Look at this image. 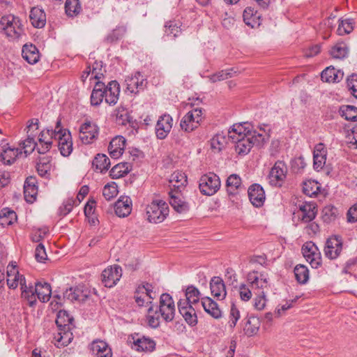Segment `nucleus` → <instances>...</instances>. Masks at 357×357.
Segmentation results:
<instances>
[{
	"label": "nucleus",
	"mask_w": 357,
	"mask_h": 357,
	"mask_svg": "<svg viewBox=\"0 0 357 357\" xmlns=\"http://www.w3.org/2000/svg\"><path fill=\"white\" fill-rule=\"evenodd\" d=\"M220 187V181L215 174L208 173L199 178V188L202 194L204 195H214Z\"/></svg>",
	"instance_id": "39448f33"
},
{
	"label": "nucleus",
	"mask_w": 357,
	"mask_h": 357,
	"mask_svg": "<svg viewBox=\"0 0 357 357\" xmlns=\"http://www.w3.org/2000/svg\"><path fill=\"white\" fill-rule=\"evenodd\" d=\"M178 309L185 321L190 326H194L197 324V316L192 305H188L186 301H179L178 302Z\"/></svg>",
	"instance_id": "f3484780"
},
{
	"label": "nucleus",
	"mask_w": 357,
	"mask_h": 357,
	"mask_svg": "<svg viewBox=\"0 0 357 357\" xmlns=\"http://www.w3.org/2000/svg\"><path fill=\"white\" fill-rule=\"evenodd\" d=\"M202 305L204 311L214 319H220L222 317V311L218 303L208 296L202 297L201 298Z\"/></svg>",
	"instance_id": "a878e982"
},
{
	"label": "nucleus",
	"mask_w": 357,
	"mask_h": 357,
	"mask_svg": "<svg viewBox=\"0 0 357 357\" xmlns=\"http://www.w3.org/2000/svg\"><path fill=\"white\" fill-rule=\"evenodd\" d=\"M63 298L70 301H84L87 298V295L84 294L83 291L79 287H70L65 291Z\"/></svg>",
	"instance_id": "58836bf2"
},
{
	"label": "nucleus",
	"mask_w": 357,
	"mask_h": 357,
	"mask_svg": "<svg viewBox=\"0 0 357 357\" xmlns=\"http://www.w3.org/2000/svg\"><path fill=\"white\" fill-rule=\"evenodd\" d=\"M302 253L312 268H317L320 265V253L318 252L317 247L312 242H306L303 245Z\"/></svg>",
	"instance_id": "dca6fc26"
},
{
	"label": "nucleus",
	"mask_w": 357,
	"mask_h": 357,
	"mask_svg": "<svg viewBox=\"0 0 357 357\" xmlns=\"http://www.w3.org/2000/svg\"><path fill=\"white\" fill-rule=\"evenodd\" d=\"M227 139L225 136L218 134L211 139V147L215 152L221 151L225 146Z\"/></svg>",
	"instance_id": "864d4df0"
},
{
	"label": "nucleus",
	"mask_w": 357,
	"mask_h": 357,
	"mask_svg": "<svg viewBox=\"0 0 357 357\" xmlns=\"http://www.w3.org/2000/svg\"><path fill=\"white\" fill-rule=\"evenodd\" d=\"M24 195L27 202L33 203L36 201L38 195V182L35 176H31L26 178L24 185Z\"/></svg>",
	"instance_id": "4be33fe9"
},
{
	"label": "nucleus",
	"mask_w": 357,
	"mask_h": 357,
	"mask_svg": "<svg viewBox=\"0 0 357 357\" xmlns=\"http://www.w3.org/2000/svg\"><path fill=\"white\" fill-rule=\"evenodd\" d=\"M320 190L319 183L314 180H308L303 183V191L309 197L316 195Z\"/></svg>",
	"instance_id": "8fccbe9b"
},
{
	"label": "nucleus",
	"mask_w": 357,
	"mask_h": 357,
	"mask_svg": "<svg viewBox=\"0 0 357 357\" xmlns=\"http://www.w3.org/2000/svg\"><path fill=\"white\" fill-rule=\"evenodd\" d=\"M91 78L100 81V79L104 76L105 70L102 68V61H95L91 67Z\"/></svg>",
	"instance_id": "13d9d810"
},
{
	"label": "nucleus",
	"mask_w": 357,
	"mask_h": 357,
	"mask_svg": "<svg viewBox=\"0 0 357 357\" xmlns=\"http://www.w3.org/2000/svg\"><path fill=\"white\" fill-rule=\"evenodd\" d=\"M20 146L22 149H24V153L25 155L27 156L34 151L37 144L35 142L33 137L29 135L25 140L20 143Z\"/></svg>",
	"instance_id": "6e6d98bb"
},
{
	"label": "nucleus",
	"mask_w": 357,
	"mask_h": 357,
	"mask_svg": "<svg viewBox=\"0 0 357 357\" xmlns=\"http://www.w3.org/2000/svg\"><path fill=\"white\" fill-rule=\"evenodd\" d=\"M335 248V235H331L328 238L325 242L324 248V253L325 257L330 259H333V249Z\"/></svg>",
	"instance_id": "bf43d9fd"
},
{
	"label": "nucleus",
	"mask_w": 357,
	"mask_h": 357,
	"mask_svg": "<svg viewBox=\"0 0 357 357\" xmlns=\"http://www.w3.org/2000/svg\"><path fill=\"white\" fill-rule=\"evenodd\" d=\"M82 7L79 0H66L65 10L68 16H77L81 11Z\"/></svg>",
	"instance_id": "de8ad7c7"
},
{
	"label": "nucleus",
	"mask_w": 357,
	"mask_h": 357,
	"mask_svg": "<svg viewBox=\"0 0 357 357\" xmlns=\"http://www.w3.org/2000/svg\"><path fill=\"white\" fill-rule=\"evenodd\" d=\"M248 281L252 288L264 289L268 287V281L266 279H259L257 271L248 274Z\"/></svg>",
	"instance_id": "ea45409f"
},
{
	"label": "nucleus",
	"mask_w": 357,
	"mask_h": 357,
	"mask_svg": "<svg viewBox=\"0 0 357 357\" xmlns=\"http://www.w3.org/2000/svg\"><path fill=\"white\" fill-rule=\"evenodd\" d=\"M295 278L300 284H305L309 279V271L307 268L302 264H298L294 270Z\"/></svg>",
	"instance_id": "37998d69"
},
{
	"label": "nucleus",
	"mask_w": 357,
	"mask_h": 357,
	"mask_svg": "<svg viewBox=\"0 0 357 357\" xmlns=\"http://www.w3.org/2000/svg\"><path fill=\"white\" fill-rule=\"evenodd\" d=\"M169 214V206L162 200H154L146 207L147 220L150 222H162Z\"/></svg>",
	"instance_id": "f03ea898"
},
{
	"label": "nucleus",
	"mask_w": 357,
	"mask_h": 357,
	"mask_svg": "<svg viewBox=\"0 0 357 357\" xmlns=\"http://www.w3.org/2000/svg\"><path fill=\"white\" fill-rule=\"evenodd\" d=\"M138 335H132L128 337V342L131 344V347L137 351H152L155 347V342L148 337L142 336L137 337Z\"/></svg>",
	"instance_id": "9b49d317"
},
{
	"label": "nucleus",
	"mask_w": 357,
	"mask_h": 357,
	"mask_svg": "<svg viewBox=\"0 0 357 357\" xmlns=\"http://www.w3.org/2000/svg\"><path fill=\"white\" fill-rule=\"evenodd\" d=\"M118 190L116 186L113 185L107 184L102 190V195L107 200H110L117 195Z\"/></svg>",
	"instance_id": "e2e57ef3"
},
{
	"label": "nucleus",
	"mask_w": 357,
	"mask_h": 357,
	"mask_svg": "<svg viewBox=\"0 0 357 357\" xmlns=\"http://www.w3.org/2000/svg\"><path fill=\"white\" fill-rule=\"evenodd\" d=\"M347 87L351 95L357 99V74H352L347 77Z\"/></svg>",
	"instance_id": "680f3d73"
},
{
	"label": "nucleus",
	"mask_w": 357,
	"mask_h": 357,
	"mask_svg": "<svg viewBox=\"0 0 357 357\" xmlns=\"http://www.w3.org/2000/svg\"><path fill=\"white\" fill-rule=\"evenodd\" d=\"M170 183H174V190H178L181 191V188H183L187 184V176L181 172H175L171 175L169 180Z\"/></svg>",
	"instance_id": "4c0bfd02"
},
{
	"label": "nucleus",
	"mask_w": 357,
	"mask_h": 357,
	"mask_svg": "<svg viewBox=\"0 0 357 357\" xmlns=\"http://www.w3.org/2000/svg\"><path fill=\"white\" fill-rule=\"evenodd\" d=\"M243 17L244 22L252 28L259 26L261 24V16L250 7L245 9Z\"/></svg>",
	"instance_id": "473e14b6"
},
{
	"label": "nucleus",
	"mask_w": 357,
	"mask_h": 357,
	"mask_svg": "<svg viewBox=\"0 0 357 357\" xmlns=\"http://www.w3.org/2000/svg\"><path fill=\"white\" fill-rule=\"evenodd\" d=\"M132 200L128 196L121 197L115 203V213L120 218L128 216L132 211Z\"/></svg>",
	"instance_id": "b1692460"
},
{
	"label": "nucleus",
	"mask_w": 357,
	"mask_h": 357,
	"mask_svg": "<svg viewBox=\"0 0 357 357\" xmlns=\"http://www.w3.org/2000/svg\"><path fill=\"white\" fill-rule=\"evenodd\" d=\"M326 154L327 151L324 144L319 143L314 146L313 151V166L314 169H322L326 163Z\"/></svg>",
	"instance_id": "c85d7f7f"
},
{
	"label": "nucleus",
	"mask_w": 357,
	"mask_h": 357,
	"mask_svg": "<svg viewBox=\"0 0 357 357\" xmlns=\"http://www.w3.org/2000/svg\"><path fill=\"white\" fill-rule=\"evenodd\" d=\"M25 278L22 275H20L17 270L16 264L11 262L7 266V284L10 289H15L18 284H20L21 287L22 284H25Z\"/></svg>",
	"instance_id": "6ab92c4d"
},
{
	"label": "nucleus",
	"mask_w": 357,
	"mask_h": 357,
	"mask_svg": "<svg viewBox=\"0 0 357 357\" xmlns=\"http://www.w3.org/2000/svg\"><path fill=\"white\" fill-rule=\"evenodd\" d=\"M105 100L109 105H114L116 104L119 93L120 86L116 81L109 82L107 85L104 84Z\"/></svg>",
	"instance_id": "aec40b11"
},
{
	"label": "nucleus",
	"mask_w": 357,
	"mask_h": 357,
	"mask_svg": "<svg viewBox=\"0 0 357 357\" xmlns=\"http://www.w3.org/2000/svg\"><path fill=\"white\" fill-rule=\"evenodd\" d=\"M211 294L219 300H223L227 296L225 284L220 277H213L210 282Z\"/></svg>",
	"instance_id": "393cba45"
},
{
	"label": "nucleus",
	"mask_w": 357,
	"mask_h": 357,
	"mask_svg": "<svg viewBox=\"0 0 357 357\" xmlns=\"http://www.w3.org/2000/svg\"><path fill=\"white\" fill-rule=\"evenodd\" d=\"M105 98L104 83L97 81L91 95V104L93 106H98Z\"/></svg>",
	"instance_id": "f704fd0d"
},
{
	"label": "nucleus",
	"mask_w": 357,
	"mask_h": 357,
	"mask_svg": "<svg viewBox=\"0 0 357 357\" xmlns=\"http://www.w3.org/2000/svg\"><path fill=\"white\" fill-rule=\"evenodd\" d=\"M0 24L8 37L18 38L23 33L22 24L20 18L13 15L2 16Z\"/></svg>",
	"instance_id": "7ed1b4c3"
},
{
	"label": "nucleus",
	"mask_w": 357,
	"mask_h": 357,
	"mask_svg": "<svg viewBox=\"0 0 357 357\" xmlns=\"http://www.w3.org/2000/svg\"><path fill=\"white\" fill-rule=\"evenodd\" d=\"M75 202L73 198H68L59 209L60 215L65 216L68 215L72 211Z\"/></svg>",
	"instance_id": "338daca9"
},
{
	"label": "nucleus",
	"mask_w": 357,
	"mask_h": 357,
	"mask_svg": "<svg viewBox=\"0 0 357 357\" xmlns=\"http://www.w3.org/2000/svg\"><path fill=\"white\" fill-rule=\"evenodd\" d=\"M17 220V215L15 211L3 209L0 213V225L7 227L12 225Z\"/></svg>",
	"instance_id": "09e8293b"
},
{
	"label": "nucleus",
	"mask_w": 357,
	"mask_h": 357,
	"mask_svg": "<svg viewBox=\"0 0 357 357\" xmlns=\"http://www.w3.org/2000/svg\"><path fill=\"white\" fill-rule=\"evenodd\" d=\"M321 79L324 82H335V67L330 66L326 68L321 73Z\"/></svg>",
	"instance_id": "052dcab7"
},
{
	"label": "nucleus",
	"mask_w": 357,
	"mask_h": 357,
	"mask_svg": "<svg viewBox=\"0 0 357 357\" xmlns=\"http://www.w3.org/2000/svg\"><path fill=\"white\" fill-rule=\"evenodd\" d=\"M247 130L245 131L249 136L252 137V146L254 145L261 147L268 140V137L266 135H263L261 133H259L257 131H250L249 127H246Z\"/></svg>",
	"instance_id": "603ef678"
},
{
	"label": "nucleus",
	"mask_w": 357,
	"mask_h": 357,
	"mask_svg": "<svg viewBox=\"0 0 357 357\" xmlns=\"http://www.w3.org/2000/svg\"><path fill=\"white\" fill-rule=\"evenodd\" d=\"M21 153L22 151H20L19 149L8 147L1 153L0 161L4 165H10L14 163L16 158Z\"/></svg>",
	"instance_id": "72a5a7b5"
},
{
	"label": "nucleus",
	"mask_w": 357,
	"mask_h": 357,
	"mask_svg": "<svg viewBox=\"0 0 357 357\" xmlns=\"http://www.w3.org/2000/svg\"><path fill=\"white\" fill-rule=\"evenodd\" d=\"M35 292L40 301L47 302L52 294L51 286L47 282H37L35 286Z\"/></svg>",
	"instance_id": "c9c22d12"
},
{
	"label": "nucleus",
	"mask_w": 357,
	"mask_h": 357,
	"mask_svg": "<svg viewBox=\"0 0 357 357\" xmlns=\"http://www.w3.org/2000/svg\"><path fill=\"white\" fill-rule=\"evenodd\" d=\"M226 189L229 195H235L238 194L243 190H245L241 183V177L236 174H231L226 181Z\"/></svg>",
	"instance_id": "cd10ccee"
},
{
	"label": "nucleus",
	"mask_w": 357,
	"mask_h": 357,
	"mask_svg": "<svg viewBox=\"0 0 357 357\" xmlns=\"http://www.w3.org/2000/svg\"><path fill=\"white\" fill-rule=\"evenodd\" d=\"M173 125V119L169 114L161 115L156 123L155 132L156 137L159 139H165L170 132Z\"/></svg>",
	"instance_id": "f8f14e48"
},
{
	"label": "nucleus",
	"mask_w": 357,
	"mask_h": 357,
	"mask_svg": "<svg viewBox=\"0 0 357 357\" xmlns=\"http://www.w3.org/2000/svg\"><path fill=\"white\" fill-rule=\"evenodd\" d=\"M178 190H171L169 192V204L178 213H185L189 210L188 203L183 200Z\"/></svg>",
	"instance_id": "412c9836"
},
{
	"label": "nucleus",
	"mask_w": 357,
	"mask_h": 357,
	"mask_svg": "<svg viewBox=\"0 0 357 357\" xmlns=\"http://www.w3.org/2000/svg\"><path fill=\"white\" fill-rule=\"evenodd\" d=\"M296 212L298 218L303 222H310L317 214V206L315 202H304L298 204Z\"/></svg>",
	"instance_id": "9d476101"
},
{
	"label": "nucleus",
	"mask_w": 357,
	"mask_h": 357,
	"mask_svg": "<svg viewBox=\"0 0 357 357\" xmlns=\"http://www.w3.org/2000/svg\"><path fill=\"white\" fill-rule=\"evenodd\" d=\"M22 289V297L26 299L29 305L32 307L36 303V294L35 292V287L32 286L27 287L26 283L22 284L21 287Z\"/></svg>",
	"instance_id": "79ce46f5"
},
{
	"label": "nucleus",
	"mask_w": 357,
	"mask_h": 357,
	"mask_svg": "<svg viewBox=\"0 0 357 357\" xmlns=\"http://www.w3.org/2000/svg\"><path fill=\"white\" fill-rule=\"evenodd\" d=\"M122 276L121 266L115 265L105 268L102 273V282L106 287L111 288L116 284Z\"/></svg>",
	"instance_id": "2eb2a0df"
},
{
	"label": "nucleus",
	"mask_w": 357,
	"mask_h": 357,
	"mask_svg": "<svg viewBox=\"0 0 357 357\" xmlns=\"http://www.w3.org/2000/svg\"><path fill=\"white\" fill-rule=\"evenodd\" d=\"M354 29L353 22L351 19L340 20L337 28L339 35L349 34Z\"/></svg>",
	"instance_id": "4d7b16f0"
},
{
	"label": "nucleus",
	"mask_w": 357,
	"mask_h": 357,
	"mask_svg": "<svg viewBox=\"0 0 357 357\" xmlns=\"http://www.w3.org/2000/svg\"><path fill=\"white\" fill-rule=\"evenodd\" d=\"M22 57L30 64H34L39 60V52L37 47L32 45H24L22 50Z\"/></svg>",
	"instance_id": "7c9ffc66"
},
{
	"label": "nucleus",
	"mask_w": 357,
	"mask_h": 357,
	"mask_svg": "<svg viewBox=\"0 0 357 357\" xmlns=\"http://www.w3.org/2000/svg\"><path fill=\"white\" fill-rule=\"evenodd\" d=\"M29 19L31 24L36 28H43L46 23V15L43 10L38 7L31 8Z\"/></svg>",
	"instance_id": "c756f323"
},
{
	"label": "nucleus",
	"mask_w": 357,
	"mask_h": 357,
	"mask_svg": "<svg viewBox=\"0 0 357 357\" xmlns=\"http://www.w3.org/2000/svg\"><path fill=\"white\" fill-rule=\"evenodd\" d=\"M165 35L173 38H175L181 33L179 24L174 21L167 22L165 25Z\"/></svg>",
	"instance_id": "5fc2aeb1"
},
{
	"label": "nucleus",
	"mask_w": 357,
	"mask_h": 357,
	"mask_svg": "<svg viewBox=\"0 0 357 357\" xmlns=\"http://www.w3.org/2000/svg\"><path fill=\"white\" fill-rule=\"evenodd\" d=\"M158 311L166 322L172 321L174 319L176 311L175 305L172 297L169 294L165 293L160 296Z\"/></svg>",
	"instance_id": "0eeeda50"
},
{
	"label": "nucleus",
	"mask_w": 357,
	"mask_h": 357,
	"mask_svg": "<svg viewBox=\"0 0 357 357\" xmlns=\"http://www.w3.org/2000/svg\"><path fill=\"white\" fill-rule=\"evenodd\" d=\"M249 199L255 207H261L266 199L264 188L258 183L251 185L248 190Z\"/></svg>",
	"instance_id": "a211bd4d"
},
{
	"label": "nucleus",
	"mask_w": 357,
	"mask_h": 357,
	"mask_svg": "<svg viewBox=\"0 0 357 357\" xmlns=\"http://www.w3.org/2000/svg\"><path fill=\"white\" fill-rule=\"evenodd\" d=\"M57 141L58 149L60 153L64 156H69L73 151V140L70 131L61 126V130L56 134L54 138Z\"/></svg>",
	"instance_id": "1a4fd4ad"
},
{
	"label": "nucleus",
	"mask_w": 357,
	"mask_h": 357,
	"mask_svg": "<svg viewBox=\"0 0 357 357\" xmlns=\"http://www.w3.org/2000/svg\"><path fill=\"white\" fill-rule=\"evenodd\" d=\"M160 315L158 311V307L155 310L153 309V306L149 307L146 320L150 327L155 328L160 326Z\"/></svg>",
	"instance_id": "3c124183"
},
{
	"label": "nucleus",
	"mask_w": 357,
	"mask_h": 357,
	"mask_svg": "<svg viewBox=\"0 0 357 357\" xmlns=\"http://www.w3.org/2000/svg\"><path fill=\"white\" fill-rule=\"evenodd\" d=\"M185 295V298L179 301H186L188 305L197 303L202 298L199 289L193 285H190L186 288Z\"/></svg>",
	"instance_id": "e433bc0d"
},
{
	"label": "nucleus",
	"mask_w": 357,
	"mask_h": 357,
	"mask_svg": "<svg viewBox=\"0 0 357 357\" xmlns=\"http://www.w3.org/2000/svg\"><path fill=\"white\" fill-rule=\"evenodd\" d=\"M126 89L131 93L137 94L144 91L146 87L147 82L139 72H136L133 75L127 77L125 79Z\"/></svg>",
	"instance_id": "ddd939ff"
},
{
	"label": "nucleus",
	"mask_w": 357,
	"mask_h": 357,
	"mask_svg": "<svg viewBox=\"0 0 357 357\" xmlns=\"http://www.w3.org/2000/svg\"><path fill=\"white\" fill-rule=\"evenodd\" d=\"M61 130V119H58L54 129H45L41 131L39 135L40 147L37 148L40 154H45L51 148L52 139H54L56 134Z\"/></svg>",
	"instance_id": "423d86ee"
},
{
	"label": "nucleus",
	"mask_w": 357,
	"mask_h": 357,
	"mask_svg": "<svg viewBox=\"0 0 357 357\" xmlns=\"http://www.w3.org/2000/svg\"><path fill=\"white\" fill-rule=\"evenodd\" d=\"M59 329V332L54 336V344L57 347L67 346L73 338V333L70 331V327Z\"/></svg>",
	"instance_id": "2f4dec72"
},
{
	"label": "nucleus",
	"mask_w": 357,
	"mask_h": 357,
	"mask_svg": "<svg viewBox=\"0 0 357 357\" xmlns=\"http://www.w3.org/2000/svg\"><path fill=\"white\" fill-rule=\"evenodd\" d=\"M92 354L96 357H112V351L109 344L101 340H93L90 344Z\"/></svg>",
	"instance_id": "5701e85b"
},
{
	"label": "nucleus",
	"mask_w": 357,
	"mask_h": 357,
	"mask_svg": "<svg viewBox=\"0 0 357 357\" xmlns=\"http://www.w3.org/2000/svg\"><path fill=\"white\" fill-rule=\"evenodd\" d=\"M246 125L247 123H236L229 130V138L235 144V151L240 155H247L252 147V137L245 132Z\"/></svg>",
	"instance_id": "f257e3e1"
},
{
	"label": "nucleus",
	"mask_w": 357,
	"mask_h": 357,
	"mask_svg": "<svg viewBox=\"0 0 357 357\" xmlns=\"http://www.w3.org/2000/svg\"><path fill=\"white\" fill-rule=\"evenodd\" d=\"M287 167L286 164L281 160H278L271 168L269 174V183L272 186L281 187L287 177Z\"/></svg>",
	"instance_id": "6e6552de"
},
{
	"label": "nucleus",
	"mask_w": 357,
	"mask_h": 357,
	"mask_svg": "<svg viewBox=\"0 0 357 357\" xmlns=\"http://www.w3.org/2000/svg\"><path fill=\"white\" fill-rule=\"evenodd\" d=\"M73 318L66 310H60L57 314L56 324L58 328H66L70 327Z\"/></svg>",
	"instance_id": "49530a36"
},
{
	"label": "nucleus",
	"mask_w": 357,
	"mask_h": 357,
	"mask_svg": "<svg viewBox=\"0 0 357 357\" xmlns=\"http://www.w3.org/2000/svg\"><path fill=\"white\" fill-rule=\"evenodd\" d=\"M202 108L197 107L188 112L181 120L180 126L185 132H192L199 127L203 120Z\"/></svg>",
	"instance_id": "20e7f679"
},
{
	"label": "nucleus",
	"mask_w": 357,
	"mask_h": 357,
	"mask_svg": "<svg viewBox=\"0 0 357 357\" xmlns=\"http://www.w3.org/2000/svg\"><path fill=\"white\" fill-rule=\"evenodd\" d=\"M98 135V127L90 121L84 123L79 127V139L83 144H89L95 140Z\"/></svg>",
	"instance_id": "4468645a"
},
{
	"label": "nucleus",
	"mask_w": 357,
	"mask_h": 357,
	"mask_svg": "<svg viewBox=\"0 0 357 357\" xmlns=\"http://www.w3.org/2000/svg\"><path fill=\"white\" fill-rule=\"evenodd\" d=\"M232 76V70H221L217 73L211 75L209 78L212 82H215L218 81L225 80L228 78L231 77Z\"/></svg>",
	"instance_id": "0e129e2a"
},
{
	"label": "nucleus",
	"mask_w": 357,
	"mask_h": 357,
	"mask_svg": "<svg viewBox=\"0 0 357 357\" xmlns=\"http://www.w3.org/2000/svg\"><path fill=\"white\" fill-rule=\"evenodd\" d=\"M126 146V139L122 136H117L110 142L108 151L113 158H119L124 151Z\"/></svg>",
	"instance_id": "bb28decb"
},
{
	"label": "nucleus",
	"mask_w": 357,
	"mask_h": 357,
	"mask_svg": "<svg viewBox=\"0 0 357 357\" xmlns=\"http://www.w3.org/2000/svg\"><path fill=\"white\" fill-rule=\"evenodd\" d=\"M346 143L349 144L350 148L357 149V128L347 131Z\"/></svg>",
	"instance_id": "69168bd1"
},
{
	"label": "nucleus",
	"mask_w": 357,
	"mask_h": 357,
	"mask_svg": "<svg viewBox=\"0 0 357 357\" xmlns=\"http://www.w3.org/2000/svg\"><path fill=\"white\" fill-rule=\"evenodd\" d=\"M93 166L100 172L108 170L110 166L109 158L105 154H98L93 160Z\"/></svg>",
	"instance_id": "a19ab883"
},
{
	"label": "nucleus",
	"mask_w": 357,
	"mask_h": 357,
	"mask_svg": "<svg viewBox=\"0 0 357 357\" xmlns=\"http://www.w3.org/2000/svg\"><path fill=\"white\" fill-rule=\"evenodd\" d=\"M349 49L344 42L336 43V59H344L348 56Z\"/></svg>",
	"instance_id": "774afa93"
},
{
	"label": "nucleus",
	"mask_w": 357,
	"mask_h": 357,
	"mask_svg": "<svg viewBox=\"0 0 357 357\" xmlns=\"http://www.w3.org/2000/svg\"><path fill=\"white\" fill-rule=\"evenodd\" d=\"M129 172L130 169L128 163H119L112 168L109 172V175L113 179H116L127 174Z\"/></svg>",
	"instance_id": "a18cd8bd"
},
{
	"label": "nucleus",
	"mask_w": 357,
	"mask_h": 357,
	"mask_svg": "<svg viewBox=\"0 0 357 357\" xmlns=\"http://www.w3.org/2000/svg\"><path fill=\"white\" fill-rule=\"evenodd\" d=\"M341 116L347 121H357V107L353 105H343L339 110Z\"/></svg>",
	"instance_id": "c03bdc74"
}]
</instances>
